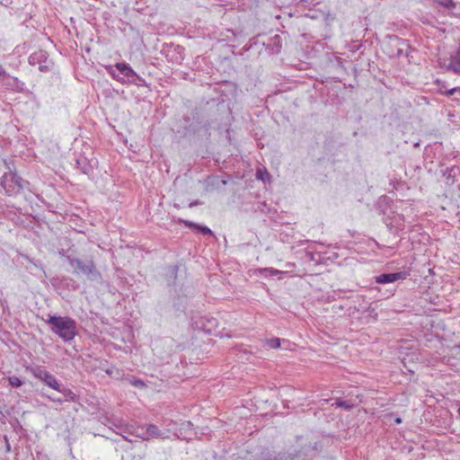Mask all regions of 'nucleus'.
<instances>
[{
    "instance_id": "nucleus-1",
    "label": "nucleus",
    "mask_w": 460,
    "mask_h": 460,
    "mask_svg": "<svg viewBox=\"0 0 460 460\" xmlns=\"http://www.w3.org/2000/svg\"><path fill=\"white\" fill-rule=\"evenodd\" d=\"M46 323L50 325L51 332L65 342L74 340L76 332V322L68 316L49 315Z\"/></svg>"
},
{
    "instance_id": "nucleus-2",
    "label": "nucleus",
    "mask_w": 460,
    "mask_h": 460,
    "mask_svg": "<svg viewBox=\"0 0 460 460\" xmlns=\"http://www.w3.org/2000/svg\"><path fill=\"white\" fill-rule=\"evenodd\" d=\"M69 265L73 268V273L76 276H84L90 281L99 282L102 276L97 269L93 258L82 260L76 257H67Z\"/></svg>"
},
{
    "instance_id": "nucleus-3",
    "label": "nucleus",
    "mask_w": 460,
    "mask_h": 460,
    "mask_svg": "<svg viewBox=\"0 0 460 460\" xmlns=\"http://www.w3.org/2000/svg\"><path fill=\"white\" fill-rule=\"evenodd\" d=\"M4 164L6 165L8 172H5L2 176L1 186L7 194H17L23 189L22 179L11 170L5 161Z\"/></svg>"
},
{
    "instance_id": "nucleus-4",
    "label": "nucleus",
    "mask_w": 460,
    "mask_h": 460,
    "mask_svg": "<svg viewBox=\"0 0 460 460\" xmlns=\"http://www.w3.org/2000/svg\"><path fill=\"white\" fill-rule=\"evenodd\" d=\"M26 370L30 371L36 378L41 380L54 390H59V383L57 378L42 367H27Z\"/></svg>"
},
{
    "instance_id": "nucleus-5",
    "label": "nucleus",
    "mask_w": 460,
    "mask_h": 460,
    "mask_svg": "<svg viewBox=\"0 0 460 460\" xmlns=\"http://www.w3.org/2000/svg\"><path fill=\"white\" fill-rule=\"evenodd\" d=\"M407 276L405 271H399L394 273H384L376 277V282L378 284L392 283L399 279H404Z\"/></svg>"
},
{
    "instance_id": "nucleus-6",
    "label": "nucleus",
    "mask_w": 460,
    "mask_h": 460,
    "mask_svg": "<svg viewBox=\"0 0 460 460\" xmlns=\"http://www.w3.org/2000/svg\"><path fill=\"white\" fill-rule=\"evenodd\" d=\"M1 83L7 89H11L15 92H22L23 90V83L21 82L17 77L11 76L10 75H7L4 80H3Z\"/></svg>"
},
{
    "instance_id": "nucleus-7",
    "label": "nucleus",
    "mask_w": 460,
    "mask_h": 460,
    "mask_svg": "<svg viewBox=\"0 0 460 460\" xmlns=\"http://www.w3.org/2000/svg\"><path fill=\"white\" fill-rule=\"evenodd\" d=\"M116 68L119 71V73L124 75L128 82H135L136 78H138L136 72L126 63H117L115 65Z\"/></svg>"
},
{
    "instance_id": "nucleus-8",
    "label": "nucleus",
    "mask_w": 460,
    "mask_h": 460,
    "mask_svg": "<svg viewBox=\"0 0 460 460\" xmlns=\"http://www.w3.org/2000/svg\"><path fill=\"white\" fill-rule=\"evenodd\" d=\"M447 71H452L460 75V44L454 55L450 57L448 65L446 66Z\"/></svg>"
},
{
    "instance_id": "nucleus-9",
    "label": "nucleus",
    "mask_w": 460,
    "mask_h": 460,
    "mask_svg": "<svg viewBox=\"0 0 460 460\" xmlns=\"http://www.w3.org/2000/svg\"><path fill=\"white\" fill-rule=\"evenodd\" d=\"M179 221L184 224V226L187 227L197 229L202 234H213L212 231L208 226H200L192 221L184 219H180Z\"/></svg>"
},
{
    "instance_id": "nucleus-10",
    "label": "nucleus",
    "mask_w": 460,
    "mask_h": 460,
    "mask_svg": "<svg viewBox=\"0 0 460 460\" xmlns=\"http://www.w3.org/2000/svg\"><path fill=\"white\" fill-rule=\"evenodd\" d=\"M179 267L178 265H171L167 267V271L165 274L166 280L169 285L174 284L177 279Z\"/></svg>"
},
{
    "instance_id": "nucleus-11",
    "label": "nucleus",
    "mask_w": 460,
    "mask_h": 460,
    "mask_svg": "<svg viewBox=\"0 0 460 460\" xmlns=\"http://www.w3.org/2000/svg\"><path fill=\"white\" fill-rule=\"evenodd\" d=\"M47 59V52L40 50L32 53L29 58V63L31 65L40 64L42 61Z\"/></svg>"
},
{
    "instance_id": "nucleus-12",
    "label": "nucleus",
    "mask_w": 460,
    "mask_h": 460,
    "mask_svg": "<svg viewBox=\"0 0 460 460\" xmlns=\"http://www.w3.org/2000/svg\"><path fill=\"white\" fill-rule=\"evenodd\" d=\"M58 392L62 393L63 395H64V400L65 402H77L78 401V395L75 394L72 390H70L69 388H61V386L59 385V390H58Z\"/></svg>"
},
{
    "instance_id": "nucleus-13",
    "label": "nucleus",
    "mask_w": 460,
    "mask_h": 460,
    "mask_svg": "<svg viewBox=\"0 0 460 460\" xmlns=\"http://www.w3.org/2000/svg\"><path fill=\"white\" fill-rule=\"evenodd\" d=\"M77 168L84 174H90L93 172V167L90 165L85 157L77 159Z\"/></svg>"
},
{
    "instance_id": "nucleus-14",
    "label": "nucleus",
    "mask_w": 460,
    "mask_h": 460,
    "mask_svg": "<svg viewBox=\"0 0 460 460\" xmlns=\"http://www.w3.org/2000/svg\"><path fill=\"white\" fill-rule=\"evenodd\" d=\"M160 435V429L154 424H149L146 427L145 435L141 436L143 439H148L149 437H155Z\"/></svg>"
},
{
    "instance_id": "nucleus-15",
    "label": "nucleus",
    "mask_w": 460,
    "mask_h": 460,
    "mask_svg": "<svg viewBox=\"0 0 460 460\" xmlns=\"http://www.w3.org/2000/svg\"><path fill=\"white\" fill-rule=\"evenodd\" d=\"M8 383L13 387H20L24 384V381L16 376H8Z\"/></svg>"
},
{
    "instance_id": "nucleus-16",
    "label": "nucleus",
    "mask_w": 460,
    "mask_h": 460,
    "mask_svg": "<svg viewBox=\"0 0 460 460\" xmlns=\"http://www.w3.org/2000/svg\"><path fill=\"white\" fill-rule=\"evenodd\" d=\"M265 343L270 349H278L280 347L281 340L279 338H272L267 340Z\"/></svg>"
},
{
    "instance_id": "nucleus-17",
    "label": "nucleus",
    "mask_w": 460,
    "mask_h": 460,
    "mask_svg": "<svg viewBox=\"0 0 460 460\" xmlns=\"http://www.w3.org/2000/svg\"><path fill=\"white\" fill-rule=\"evenodd\" d=\"M436 2L439 5L445 7L447 9H454L456 5V3L454 2V0H436Z\"/></svg>"
},
{
    "instance_id": "nucleus-18",
    "label": "nucleus",
    "mask_w": 460,
    "mask_h": 460,
    "mask_svg": "<svg viewBox=\"0 0 460 460\" xmlns=\"http://www.w3.org/2000/svg\"><path fill=\"white\" fill-rule=\"evenodd\" d=\"M335 404H336L337 407L343 408V409H346V410H350V409L353 408V404L352 403H350L348 401H343L341 399H338L336 401Z\"/></svg>"
},
{
    "instance_id": "nucleus-19",
    "label": "nucleus",
    "mask_w": 460,
    "mask_h": 460,
    "mask_svg": "<svg viewBox=\"0 0 460 460\" xmlns=\"http://www.w3.org/2000/svg\"><path fill=\"white\" fill-rule=\"evenodd\" d=\"M256 177L263 181L270 179V173L264 170L263 172L261 170H258L256 172Z\"/></svg>"
},
{
    "instance_id": "nucleus-20",
    "label": "nucleus",
    "mask_w": 460,
    "mask_h": 460,
    "mask_svg": "<svg viewBox=\"0 0 460 460\" xmlns=\"http://www.w3.org/2000/svg\"><path fill=\"white\" fill-rule=\"evenodd\" d=\"M435 84L439 87L438 88V93H441V94H444L445 91L447 90L446 85H445V83L442 82L441 80L439 79H437L435 81Z\"/></svg>"
},
{
    "instance_id": "nucleus-21",
    "label": "nucleus",
    "mask_w": 460,
    "mask_h": 460,
    "mask_svg": "<svg viewBox=\"0 0 460 460\" xmlns=\"http://www.w3.org/2000/svg\"><path fill=\"white\" fill-rule=\"evenodd\" d=\"M261 271L269 272L271 276H276V275L281 273L280 270H275V269H272V268L261 269Z\"/></svg>"
},
{
    "instance_id": "nucleus-22",
    "label": "nucleus",
    "mask_w": 460,
    "mask_h": 460,
    "mask_svg": "<svg viewBox=\"0 0 460 460\" xmlns=\"http://www.w3.org/2000/svg\"><path fill=\"white\" fill-rule=\"evenodd\" d=\"M460 93V87H454L452 89H449V90H446L445 93H444V95L446 96H451L455 93Z\"/></svg>"
},
{
    "instance_id": "nucleus-23",
    "label": "nucleus",
    "mask_w": 460,
    "mask_h": 460,
    "mask_svg": "<svg viewBox=\"0 0 460 460\" xmlns=\"http://www.w3.org/2000/svg\"><path fill=\"white\" fill-rule=\"evenodd\" d=\"M131 384L134 385L137 387H143L145 386V383L140 379H134L131 381Z\"/></svg>"
},
{
    "instance_id": "nucleus-24",
    "label": "nucleus",
    "mask_w": 460,
    "mask_h": 460,
    "mask_svg": "<svg viewBox=\"0 0 460 460\" xmlns=\"http://www.w3.org/2000/svg\"><path fill=\"white\" fill-rule=\"evenodd\" d=\"M8 74L5 72V70L0 66V83L4 80L5 76Z\"/></svg>"
},
{
    "instance_id": "nucleus-25",
    "label": "nucleus",
    "mask_w": 460,
    "mask_h": 460,
    "mask_svg": "<svg viewBox=\"0 0 460 460\" xmlns=\"http://www.w3.org/2000/svg\"><path fill=\"white\" fill-rule=\"evenodd\" d=\"M39 69L41 72H46V71H48V66L40 64Z\"/></svg>"
},
{
    "instance_id": "nucleus-26",
    "label": "nucleus",
    "mask_w": 460,
    "mask_h": 460,
    "mask_svg": "<svg viewBox=\"0 0 460 460\" xmlns=\"http://www.w3.org/2000/svg\"><path fill=\"white\" fill-rule=\"evenodd\" d=\"M199 204H200V201H199V200H195V201L190 202V203L189 204V207H190V208H193V207L198 206V205H199Z\"/></svg>"
},
{
    "instance_id": "nucleus-27",
    "label": "nucleus",
    "mask_w": 460,
    "mask_h": 460,
    "mask_svg": "<svg viewBox=\"0 0 460 460\" xmlns=\"http://www.w3.org/2000/svg\"><path fill=\"white\" fill-rule=\"evenodd\" d=\"M53 402H58V403H62L65 402L64 399L62 398H50Z\"/></svg>"
},
{
    "instance_id": "nucleus-28",
    "label": "nucleus",
    "mask_w": 460,
    "mask_h": 460,
    "mask_svg": "<svg viewBox=\"0 0 460 460\" xmlns=\"http://www.w3.org/2000/svg\"><path fill=\"white\" fill-rule=\"evenodd\" d=\"M402 54V49H400V48H398V49H397V50H396V54H395V55L399 57V56H401Z\"/></svg>"
},
{
    "instance_id": "nucleus-29",
    "label": "nucleus",
    "mask_w": 460,
    "mask_h": 460,
    "mask_svg": "<svg viewBox=\"0 0 460 460\" xmlns=\"http://www.w3.org/2000/svg\"><path fill=\"white\" fill-rule=\"evenodd\" d=\"M452 171H453V168H447L445 174L447 173V172H450Z\"/></svg>"
},
{
    "instance_id": "nucleus-30",
    "label": "nucleus",
    "mask_w": 460,
    "mask_h": 460,
    "mask_svg": "<svg viewBox=\"0 0 460 460\" xmlns=\"http://www.w3.org/2000/svg\"><path fill=\"white\" fill-rule=\"evenodd\" d=\"M296 439H297V441H301L304 439V437L303 436L297 437Z\"/></svg>"
},
{
    "instance_id": "nucleus-31",
    "label": "nucleus",
    "mask_w": 460,
    "mask_h": 460,
    "mask_svg": "<svg viewBox=\"0 0 460 460\" xmlns=\"http://www.w3.org/2000/svg\"><path fill=\"white\" fill-rule=\"evenodd\" d=\"M111 75H112V77H113V78H115V79H117V80H119V78L115 74L111 73Z\"/></svg>"
},
{
    "instance_id": "nucleus-32",
    "label": "nucleus",
    "mask_w": 460,
    "mask_h": 460,
    "mask_svg": "<svg viewBox=\"0 0 460 460\" xmlns=\"http://www.w3.org/2000/svg\"><path fill=\"white\" fill-rule=\"evenodd\" d=\"M395 421H396L397 423H400L402 420H401V419H400V418H397V419L395 420Z\"/></svg>"
},
{
    "instance_id": "nucleus-33",
    "label": "nucleus",
    "mask_w": 460,
    "mask_h": 460,
    "mask_svg": "<svg viewBox=\"0 0 460 460\" xmlns=\"http://www.w3.org/2000/svg\"><path fill=\"white\" fill-rule=\"evenodd\" d=\"M458 413L460 414V407L458 408Z\"/></svg>"
}]
</instances>
